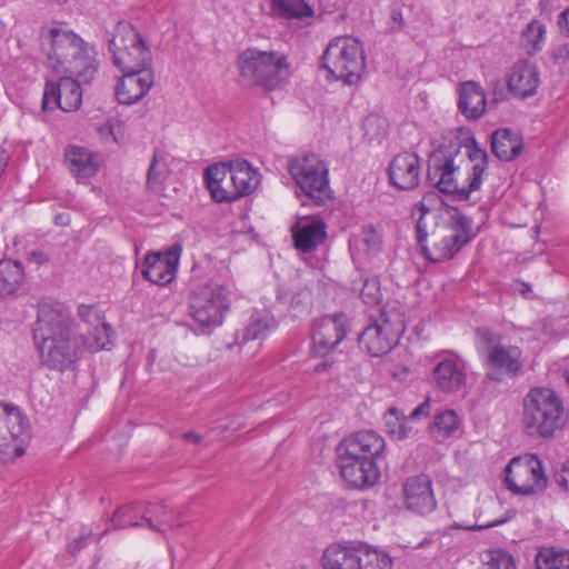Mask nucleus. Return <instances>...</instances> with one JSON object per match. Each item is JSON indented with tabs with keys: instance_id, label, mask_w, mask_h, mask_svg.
I'll return each instance as SVG.
<instances>
[{
	"instance_id": "19",
	"label": "nucleus",
	"mask_w": 569,
	"mask_h": 569,
	"mask_svg": "<svg viewBox=\"0 0 569 569\" xmlns=\"http://www.w3.org/2000/svg\"><path fill=\"white\" fill-rule=\"evenodd\" d=\"M386 448L385 439L373 430H362L345 438L337 447V452L366 458L377 462Z\"/></svg>"
},
{
	"instance_id": "44",
	"label": "nucleus",
	"mask_w": 569,
	"mask_h": 569,
	"mask_svg": "<svg viewBox=\"0 0 569 569\" xmlns=\"http://www.w3.org/2000/svg\"><path fill=\"white\" fill-rule=\"evenodd\" d=\"M147 507L151 510L149 516H152V521L157 520L163 525L180 526V522L176 519L173 509L169 505H147Z\"/></svg>"
},
{
	"instance_id": "50",
	"label": "nucleus",
	"mask_w": 569,
	"mask_h": 569,
	"mask_svg": "<svg viewBox=\"0 0 569 569\" xmlns=\"http://www.w3.org/2000/svg\"><path fill=\"white\" fill-rule=\"evenodd\" d=\"M555 481L559 487L569 492V461H567L561 470L555 475Z\"/></svg>"
},
{
	"instance_id": "25",
	"label": "nucleus",
	"mask_w": 569,
	"mask_h": 569,
	"mask_svg": "<svg viewBox=\"0 0 569 569\" xmlns=\"http://www.w3.org/2000/svg\"><path fill=\"white\" fill-rule=\"evenodd\" d=\"M204 182L217 202H232L240 199L236 191L228 163H216L204 171Z\"/></svg>"
},
{
	"instance_id": "35",
	"label": "nucleus",
	"mask_w": 569,
	"mask_h": 569,
	"mask_svg": "<svg viewBox=\"0 0 569 569\" xmlns=\"http://www.w3.org/2000/svg\"><path fill=\"white\" fill-rule=\"evenodd\" d=\"M24 280L23 267L11 259L0 260V297L16 292Z\"/></svg>"
},
{
	"instance_id": "8",
	"label": "nucleus",
	"mask_w": 569,
	"mask_h": 569,
	"mask_svg": "<svg viewBox=\"0 0 569 569\" xmlns=\"http://www.w3.org/2000/svg\"><path fill=\"white\" fill-rule=\"evenodd\" d=\"M406 329L405 313L397 306H386L379 317L361 332L359 343L368 353L380 357L388 353Z\"/></svg>"
},
{
	"instance_id": "64",
	"label": "nucleus",
	"mask_w": 569,
	"mask_h": 569,
	"mask_svg": "<svg viewBox=\"0 0 569 569\" xmlns=\"http://www.w3.org/2000/svg\"><path fill=\"white\" fill-rule=\"evenodd\" d=\"M365 242L371 243V240H368V238H365Z\"/></svg>"
},
{
	"instance_id": "51",
	"label": "nucleus",
	"mask_w": 569,
	"mask_h": 569,
	"mask_svg": "<svg viewBox=\"0 0 569 569\" xmlns=\"http://www.w3.org/2000/svg\"><path fill=\"white\" fill-rule=\"evenodd\" d=\"M49 259H50L49 254L41 249L31 250L27 256V260L29 262L36 263L38 266L47 263L49 261Z\"/></svg>"
},
{
	"instance_id": "24",
	"label": "nucleus",
	"mask_w": 569,
	"mask_h": 569,
	"mask_svg": "<svg viewBox=\"0 0 569 569\" xmlns=\"http://www.w3.org/2000/svg\"><path fill=\"white\" fill-rule=\"evenodd\" d=\"M540 83V77L537 67L528 60H521L515 63L509 73L507 86L508 90L518 98L525 99L536 93Z\"/></svg>"
},
{
	"instance_id": "28",
	"label": "nucleus",
	"mask_w": 569,
	"mask_h": 569,
	"mask_svg": "<svg viewBox=\"0 0 569 569\" xmlns=\"http://www.w3.org/2000/svg\"><path fill=\"white\" fill-rule=\"evenodd\" d=\"M66 163L77 179L93 177L99 169V159L91 150L80 146H69L64 152Z\"/></svg>"
},
{
	"instance_id": "62",
	"label": "nucleus",
	"mask_w": 569,
	"mask_h": 569,
	"mask_svg": "<svg viewBox=\"0 0 569 569\" xmlns=\"http://www.w3.org/2000/svg\"><path fill=\"white\" fill-rule=\"evenodd\" d=\"M566 381H567V385H568V387H569V370H568V371H567V373H566Z\"/></svg>"
},
{
	"instance_id": "6",
	"label": "nucleus",
	"mask_w": 569,
	"mask_h": 569,
	"mask_svg": "<svg viewBox=\"0 0 569 569\" xmlns=\"http://www.w3.org/2000/svg\"><path fill=\"white\" fill-rule=\"evenodd\" d=\"M321 66L333 80L349 86L357 83L366 68L362 43L352 37L332 39L321 56Z\"/></svg>"
},
{
	"instance_id": "63",
	"label": "nucleus",
	"mask_w": 569,
	"mask_h": 569,
	"mask_svg": "<svg viewBox=\"0 0 569 569\" xmlns=\"http://www.w3.org/2000/svg\"><path fill=\"white\" fill-rule=\"evenodd\" d=\"M365 242L371 243V240H368V238H365Z\"/></svg>"
},
{
	"instance_id": "5",
	"label": "nucleus",
	"mask_w": 569,
	"mask_h": 569,
	"mask_svg": "<svg viewBox=\"0 0 569 569\" xmlns=\"http://www.w3.org/2000/svg\"><path fill=\"white\" fill-rule=\"evenodd\" d=\"M237 68L246 86L259 87L266 91L282 88L290 76L287 57L273 50L247 48L239 53Z\"/></svg>"
},
{
	"instance_id": "17",
	"label": "nucleus",
	"mask_w": 569,
	"mask_h": 569,
	"mask_svg": "<svg viewBox=\"0 0 569 569\" xmlns=\"http://www.w3.org/2000/svg\"><path fill=\"white\" fill-rule=\"evenodd\" d=\"M485 365L490 380L501 381L505 377H515L523 367L522 351L512 345L495 347Z\"/></svg>"
},
{
	"instance_id": "31",
	"label": "nucleus",
	"mask_w": 569,
	"mask_h": 569,
	"mask_svg": "<svg viewBox=\"0 0 569 569\" xmlns=\"http://www.w3.org/2000/svg\"><path fill=\"white\" fill-rule=\"evenodd\" d=\"M78 317L88 326L93 328L89 341V349H106L109 343L110 326L102 321V317L93 306L81 305L78 307Z\"/></svg>"
},
{
	"instance_id": "1",
	"label": "nucleus",
	"mask_w": 569,
	"mask_h": 569,
	"mask_svg": "<svg viewBox=\"0 0 569 569\" xmlns=\"http://www.w3.org/2000/svg\"><path fill=\"white\" fill-rule=\"evenodd\" d=\"M40 40L50 68L64 74L46 82L41 109L76 111L82 102L81 86L90 84L99 70L96 47L73 31L56 27L43 29Z\"/></svg>"
},
{
	"instance_id": "21",
	"label": "nucleus",
	"mask_w": 569,
	"mask_h": 569,
	"mask_svg": "<svg viewBox=\"0 0 569 569\" xmlns=\"http://www.w3.org/2000/svg\"><path fill=\"white\" fill-rule=\"evenodd\" d=\"M389 180L400 190H412L420 182V158L413 152L397 154L389 163Z\"/></svg>"
},
{
	"instance_id": "37",
	"label": "nucleus",
	"mask_w": 569,
	"mask_h": 569,
	"mask_svg": "<svg viewBox=\"0 0 569 569\" xmlns=\"http://www.w3.org/2000/svg\"><path fill=\"white\" fill-rule=\"evenodd\" d=\"M273 13L280 18L302 20L313 16L312 8L306 0H270Z\"/></svg>"
},
{
	"instance_id": "36",
	"label": "nucleus",
	"mask_w": 569,
	"mask_h": 569,
	"mask_svg": "<svg viewBox=\"0 0 569 569\" xmlns=\"http://www.w3.org/2000/svg\"><path fill=\"white\" fill-rule=\"evenodd\" d=\"M391 566L392 560L388 553L366 543L357 545L356 569H390Z\"/></svg>"
},
{
	"instance_id": "10",
	"label": "nucleus",
	"mask_w": 569,
	"mask_h": 569,
	"mask_svg": "<svg viewBox=\"0 0 569 569\" xmlns=\"http://www.w3.org/2000/svg\"><path fill=\"white\" fill-rule=\"evenodd\" d=\"M289 173L297 186L316 204L331 198L327 164L315 153L297 156L288 162Z\"/></svg>"
},
{
	"instance_id": "12",
	"label": "nucleus",
	"mask_w": 569,
	"mask_h": 569,
	"mask_svg": "<svg viewBox=\"0 0 569 569\" xmlns=\"http://www.w3.org/2000/svg\"><path fill=\"white\" fill-rule=\"evenodd\" d=\"M43 365L50 369L63 371L71 368L89 348L86 337L76 331L37 343Z\"/></svg>"
},
{
	"instance_id": "33",
	"label": "nucleus",
	"mask_w": 569,
	"mask_h": 569,
	"mask_svg": "<svg viewBox=\"0 0 569 569\" xmlns=\"http://www.w3.org/2000/svg\"><path fill=\"white\" fill-rule=\"evenodd\" d=\"M228 167L236 191L240 192V198L250 194L259 184V173L248 161H229Z\"/></svg>"
},
{
	"instance_id": "56",
	"label": "nucleus",
	"mask_w": 569,
	"mask_h": 569,
	"mask_svg": "<svg viewBox=\"0 0 569 569\" xmlns=\"http://www.w3.org/2000/svg\"><path fill=\"white\" fill-rule=\"evenodd\" d=\"M181 437H182V439H183V440H186L187 442H191V443H193V445H198V443L201 441V439H202V437H201L199 433H197V432H192V431H190V432H184V433H182V436H181Z\"/></svg>"
},
{
	"instance_id": "7",
	"label": "nucleus",
	"mask_w": 569,
	"mask_h": 569,
	"mask_svg": "<svg viewBox=\"0 0 569 569\" xmlns=\"http://www.w3.org/2000/svg\"><path fill=\"white\" fill-rule=\"evenodd\" d=\"M113 64L120 71L152 69V53L140 33L128 22H119L109 41Z\"/></svg>"
},
{
	"instance_id": "34",
	"label": "nucleus",
	"mask_w": 569,
	"mask_h": 569,
	"mask_svg": "<svg viewBox=\"0 0 569 569\" xmlns=\"http://www.w3.org/2000/svg\"><path fill=\"white\" fill-rule=\"evenodd\" d=\"M357 546H329L322 556L325 569H356Z\"/></svg>"
},
{
	"instance_id": "55",
	"label": "nucleus",
	"mask_w": 569,
	"mask_h": 569,
	"mask_svg": "<svg viewBox=\"0 0 569 569\" xmlns=\"http://www.w3.org/2000/svg\"><path fill=\"white\" fill-rule=\"evenodd\" d=\"M558 24L562 30H566L569 36V9L561 12Z\"/></svg>"
},
{
	"instance_id": "57",
	"label": "nucleus",
	"mask_w": 569,
	"mask_h": 569,
	"mask_svg": "<svg viewBox=\"0 0 569 569\" xmlns=\"http://www.w3.org/2000/svg\"><path fill=\"white\" fill-rule=\"evenodd\" d=\"M7 163H8V158L6 156V152L2 148H0V176L4 171Z\"/></svg>"
},
{
	"instance_id": "47",
	"label": "nucleus",
	"mask_w": 569,
	"mask_h": 569,
	"mask_svg": "<svg viewBox=\"0 0 569 569\" xmlns=\"http://www.w3.org/2000/svg\"><path fill=\"white\" fill-rule=\"evenodd\" d=\"M546 32L545 26L539 21H531L527 26V30L525 32L528 40L536 47L540 40L543 38Z\"/></svg>"
},
{
	"instance_id": "53",
	"label": "nucleus",
	"mask_w": 569,
	"mask_h": 569,
	"mask_svg": "<svg viewBox=\"0 0 569 569\" xmlns=\"http://www.w3.org/2000/svg\"><path fill=\"white\" fill-rule=\"evenodd\" d=\"M86 537L83 535L79 536L77 539H74L72 542L68 545V549L70 552L74 553L82 549L86 546Z\"/></svg>"
},
{
	"instance_id": "9",
	"label": "nucleus",
	"mask_w": 569,
	"mask_h": 569,
	"mask_svg": "<svg viewBox=\"0 0 569 569\" xmlns=\"http://www.w3.org/2000/svg\"><path fill=\"white\" fill-rule=\"evenodd\" d=\"M229 290L218 282L194 288L189 296V315L201 327L222 325L230 307Z\"/></svg>"
},
{
	"instance_id": "58",
	"label": "nucleus",
	"mask_w": 569,
	"mask_h": 569,
	"mask_svg": "<svg viewBox=\"0 0 569 569\" xmlns=\"http://www.w3.org/2000/svg\"><path fill=\"white\" fill-rule=\"evenodd\" d=\"M518 287H519L518 290L522 295H526V293L531 291V287L528 283H526V282H522V281L518 282Z\"/></svg>"
},
{
	"instance_id": "52",
	"label": "nucleus",
	"mask_w": 569,
	"mask_h": 569,
	"mask_svg": "<svg viewBox=\"0 0 569 569\" xmlns=\"http://www.w3.org/2000/svg\"><path fill=\"white\" fill-rule=\"evenodd\" d=\"M506 521H507V519L502 518V519H497V520H493L492 522H488V523H485V525L468 526V527H465V529H468V530H482V529H488V528H492V527H496V526H500V525L505 523Z\"/></svg>"
},
{
	"instance_id": "29",
	"label": "nucleus",
	"mask_w": 569,
	"mask_h": 569,
	"mask_svg": "<svg viewBox=\"0 0 569 569\" xmlns=\"http://www.w3.org/2000/svg\"><path fill=\"white\" fill-rule=\"evenodd\" d=\"M486 104L485 92L478 83L468 81L460 86L458 108L466 118L479 119L486 110Z\"/></svg>"
},
{
	"instance_id": "13",
	"label": "nucleus",
	"mask_w": 569,
	"mask_h": 569,
	"mask_svg": "<svg viewBox=\"0 0 569 569\" xmlns=\"http://www.w3.org/2000/svg\"><path fill=\"white\" fill-rule=\"evenodd\" d=\"M508 488L520 495H535L546 489L548 479L537 456L516 457L506 467Z\"/></svg>"
},
{
	"instance_id": "60",
	"label": "nucleus",
	"mask_w": 569,
	"mask_h": 569,
	"mask_svg": "<svg viewBox=\"0 0 569 569\" xmlns=\"http://www.w3.org/2000/svg\"><path fill=\"white\" fill-rule=\"evenodd\" d=\"M326 368H327V363L322 362V363L317 365L316 371L320 372V371H323Z\"/></svg>"
},
{
	"instance_id": "11",
	"label": "nucleus",
	"mask_w": 569,
	"mask_h": 569,
	"mask_svg": "<svg viewBox=\"0 0 569 569\" xmlns=\"http://www.w3.org/2000/svg\"><path fill=\"white\" fill-rule=\"evenodd\" d=\"M30 439L29 421L19 408L0 403V465L21 457Z\"/></svg>"
},
{
	"instance_id": "2",
	"label": "nucleus",
	"mask_w": 569,
	"mask_h": 569,
	"mask_svg": "<svg viewBox=\"0 0 569 569\" xmlns=\"http://www.w3.org/2000/svg\"><path fill=\"white\" fill-rule=\"evenodd\" d=\"M461 146L459 142L441 144L436 149L429 159L428 180L443 193H457L462 199H468L470 194L478 191L482 184V177L488 164V154L486 150L478 147L475 139L466 146L467 157L472 163L471 172L467 183L459 186L456 179V172L459 166L456 163L460 154Z\"/></svg>"
},
{
	"instance_id": "14",
	"label": "nucleus",
	"mask_w": 569,
	"mask_h": 569,
	"mask_svg": "<svg viewBox=\"0 0 569 569\" xmlns=\"http://www.w3.org/2000/svg\"><path fill=\"white\" fill-rule=\"evenodd\" d=\"M74 332L70 312L64 305L42 300L38 305L37 321L33 328L36 343Z\"/></svg>"
},
{
	"instance_id": "40",
	"label": "nucleus",
	"mask_w": 569,
	"mask_h": 569,
	"mask_svg": "<svg viewBox=\"0 0 569 569\" xmlns=\"http://www.w3.org/2000/svg\"><path fill=\"white\" fill-rule=\"evenodd\" d=\"M460 421L457 413L453 410L447 409L436 415L429 429L433 436L447 438L458 429Z\"/></svg>"
},
{
	"instance_id": "61",
	"label": "nucleus",
	"mask_w": 569,
	"mask_h": 569,
	"mask_svg": "<svg viewBox=\"0 0 569 569\" xmlns=\"http://www.w3.org/2000/svg\"><path fill=\"white\" fill-rule=\"evenodd\" d=\"M219 428H221V429H228V428H229V425H227V423H221V425H219Z\"/></svg>"
},
{
	"instance_id": "30",
	"label": "nucleus",
	"mask_w": 569,
	"mask_h": 569,
	"mask_svg": "<svg viewBox=\"0 0 569 569\" xmlns=\"http://www.w3.org/2000/svg\"><path fill=\"white\" fill-rule=\"evenodd\" d=\"M522 148V138L511 129H498L491 134V151L502 161L516 159L521 153Z\"/></svg>"
},
{
	"instance_id": "16",
	"label": "nucleus",
	"mask_w": 569,
	"mask_h": 569,
	"mask_svg": "<svg viewBox=\"0 0 569 569\" xmlns=\"http://www.w3.org/2000/svg\"><path fill=\"white\" fill-rule=\"evenodd\" d=\"M337 465L340 476L349 487L365 490L373 487L380 479V468L377 462H371L361 457L337 452Z\"/></svg>"
},
{
	"instance_id": "3",
	"label": "nucleus",
	"mask_w": 569,
	"mask_h": 569,
	"mask_svg": "<svg viewBox=\"0 0 569 569\" xmlns=\"http://www.w3.org/2000/svg\"><path fill=\"white\" fill-rule=\"evenodd\" d=\"M419 210L421 214L416 224L417 241L425 256L432 262L452 259L476 237L472 220L459 210H453L448 218L436 223L429 234L427 218L430 212L425 204H420Z\"/></svg>"
},
{
	"instance_id": "39",
	"label": "nucleus",
	"mask_w": 569,
	"mask_h": 569,
	"mask_svg": "<svg viewBox=\"0 0 569 569\" xmlns=\"http://www.w3.org/2000/svg\"><path fill=\"white\" fill-rule=\"evenodd\" d=\"M408 418L396 408H390L383 416L386 431L396 439L407 438L412 427L408 426Z\"/></svg>"
},
{
	"instance_id": "22",
	"label": "nucleus",
	"mask_w": 569,
	"mask_h": 569,
	"mask_svg": "<svg viewBox=\"0 0 569 569\" xmlns=\"http://www.w3.org/2000/svg\"><path fill=\"white\" fill-rule=\"evenodd\" d=\"M406 507L419 515L431 512L436 508L431 479L426 475L407 479L403 486Z\"/></svg>"
},
{
	"instance_id": "41",
	"label": "nucleus",
	"mask_w": 569,
	"mask_h": 569,
	"mask_svg": "<svg viewBox=\"0 0 569 569\" xmlns=\"http://www.w3.org/2000/svg\"><path fill=\"white\" fill-rule=\"evenodd\" d=\"M168 176L167 163L164 159H159L154 153L147 171L146 187L148 191L160 192Z\"/></svg>"
},
{
	"instance_id": "23",
	"label": "nucleus",
	"mask_w": 569,
	"mask_h": 569,
	"mask_svg": "<svg viewBox=\"0 0 569 569\" xmlns=\"http://www.w3.org/2000/svg\"><path fill=\"white\" fill-rule=\"evenodd\" d=\"M179 263V251L170 250L163 253L147 254L141 266V273L148 281L163 286L174 278Z\"/></svg>"
},
{
	"instance_id": "26",
	"label": "nucleus",
	"mask_w": 569,
	"mask_h": 569,
	"mask_svg": "<svg viewBox=\"0 0 569 569\" xmlns=\"http://www.w3.org/2000/svg\"><path fill=\"white\" fill-rule=\"evenodd\" d=\"M295 248L303 253L316 251L327 238V226L321 220L297 222L292 229Z\"/></svg>"
},
{
	"instance_id": "38",
	"label": "nucleus",
	"mask_w": 569,
	"mask_h": 569,
	"mask_svg": "<svg viewBox=\"0 0 569 569\" xmlns=\"http://www.w3.org/2000/svg\"><path fill=\"white\" fill-rule=\"evenodd\" d=\"M537 569H569V550L542 547L535 557Z\"/></svg>"
},
{
	"instance_id": "45",
	"label": "nucleus",
	"mask_w": 569,
	"mask_h": 569,
	"mask_svg": "<svg viewBox=\"0 0 569 569\" xmlns=\"http://www.w3.org/2000/svg\"><path fill=\"white\" fill-rule=\"evenodd\" d=\"M359 296L366 305L378 303L381 297L379 281L376 278H366L362 282Z\"/></svg>"
},
{
	"instance_id": "42",
	"label": "nucleus",
	"mask_w": 569,
	"mask_h": 569,
	"mask_svg": "<svg viewBox=\"0 0 569 569\" xmlns=\"http://www.w3.org/2000/svg\"><path fill=\"white\" fill-rule=\"evenodd\" d=\"M387 119L379 114H369L365 118L362 129L369 140L379 139L387 133Z\"/></svg>"
},
{
	"instance_id": "46",
	"label": "nucleus",
	"mask_w": 569,
	"mask_h": 569,
	"mask_svg": "<svg viewBox=\"0 0 569 569\" xmlns=\"http://www.w3.org/2000/svg\"><path fill=\"white\" fill-rule=\"evenodd\" d=\"M477 342L479 347L483 348L488 355L495 347L502 346L500 343L501 337L499 333L490 330L489 328L481 327L476 330Z\"/></svg>"
},
{
	"instance_id": "48",
	"label": "nucleus",
	"mask_w": 569,
	"mask_h": 569,
	"mask_svg": "<svg viewBox=\"0 0 569 569\" xmlns=\"http://www.w3.org/2000/svg\"><path fill=\"white\" fill-rule=\"evenodd\" d=\"M431 413V402L430 399H426L422 403L417 406L411 413L409 415L408 419L413 421L418 420L420 418H427Z\"/></svg>"
},
{
	"instance_id": "49",
	"label": "nucleus",
	"mask_w": 569,
	"mask_h": 569,
	"mask_svg": "<svg viewBox=\"0 0 569 569\" xmlns=\"http://www.w3.org/2000/svg\"><path fill=\"white\" fill-rule=\"evenodd\" d=\"M390 19H391V29L400 30L405 26L403 14L401 8L396 4L391 7L390 10Z\"/></svg>"
},
{
	"instance_id": "15",
	"label": "nucleus",
	"mask_w": 569,
	"mask_h": 569,
	"mask_svg": "<svg viewBox=\"0 0 569 569\" xmlns=\"http://www.w3.org/2000/svg\"><path fill=\"white\" fill-rule=\"evenodd\" d=\"M348 326V317L342 312L315 319L311 325L313 352L323 357L333 351L346 338Z\"/></svg>"
},
{
	"instance_id": "59",
	"label": "nucleus",
	"mask_w": 569,
	"mask_h": 569,
	"mask_svg": "<svg viewBox=\"0 0 569 569\" xmlns=\"http://www.w3.org/2000/svg\"><path fill=\"white\" fill-rule=\"evenodd\" d=\"M378 244H379V241H378L375 232H372V249L376 250L378 248Z\"/></svg>"
},
{
	"instance_id": "54",
	"label": "nucleus",
	"mask_w": 569,
	"mask_h": 569,
	"mask_svg": "<svg viewBox=\"0 0 569 569\" xmlns=\"http://www.w3.org/2000/svg\"><path fill=\"white\" fill-rule=\"evenodd\" d=\"M306 300H310V292L309 290H301L297 296L292 297L291 306L295 307L296 305L306 303Z\"/></svg>"
},
{
	"instance_id": "20",
	"label": "nucleus",
	"mask_w": 569,
	"mask_h": 569,
	"mask_svg": "<svg viewBox=\"0 0 569 569\" xmlns=\"http://www.w3.org/2000/svg\"><path fill=\"white\" fill-rule=\"evenodd\" d=\"M122 77L116 87V97L121 104L140 101L154 84L153 70L121 71Z\"/></svg>"
},
{
	"instance_id": "18",
	"label": "nucleus",
	"mask_w": 569,
	"mask_h": 569,
	"mask_svg": "<svg viewBox=\"0 0 569 569\" xmlns=\"http://www.w3.org/2000/svg\"><path fill=\"white\" fill-rule=\"evenodd\" d=\"M438 359L432 370V379L436 386L447 393L460 390L467 381V373L461 359L450 351L440 352Z\"/></svg>"
},
{
	"instance_id": "27",
	"label": "nucleus",
	"mask_w": 569,
	"mask_h": 569,
	"mask_svg": "<svg viewBox=\"0 0 569 569\" xmlns=\"http://www.w3.org/2000/svg\"><path fill=\"white\" fill-rule=\"evenodd\" d=\"M150 508L144 502H134L123 505L117 508L112 515L111 522L116 529L136 528L148 525L149 528L160 531V529L152 522Z\"/></svg>"
},
{
	"instance_id": "43",
	"label": "nucleus",
	"mask_w": 569,
	"mask_h": 569,
	"mask_svg": "<svg viewBox=\"0 0 569 569\" xmlns=\"http://www.w3.org/2000/svg\"><path fill=\"white\" fill-rule=\"evenodd\" d=\"M486 569H516L515 558L506 550L495 549L488 552Z\"/></svg>"
},
{
	"instance_id": "32",
	"label": "nucleus",
	"mask_w": 569,
	"mask_h": 569,
	"mask_svg": "<svg viewBox=\"0 0 569 569\" xmlns=\"http://www.w3.org/2000/svg\"><path fill=\"white\" fill-rule=\"evenodd\" d=\"M276 326L277 321L272 315L256 312L251 316L249 323L236 333V341L242 345L251 340L264 339Z\"/></svg>"
},
{
	"instance_id": "4",
	"label": "nucleus",
	"mask_w": 569,
	"mask_h": 569,
	"mask_svg": "<svg viewBox=\"0 0 569 569\" xmlns=\"http://www.w3.org/2000/svg\"><path fill=\"white\" fill-rule=\"evenodd\" d=\"M568 417L561 398L550 388L535 387L523 397L521 423L530 437L553 438L563 429Z\"/></svg>"
}]
</instances>
